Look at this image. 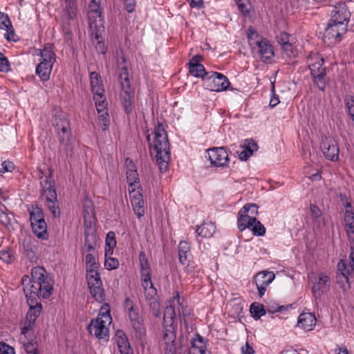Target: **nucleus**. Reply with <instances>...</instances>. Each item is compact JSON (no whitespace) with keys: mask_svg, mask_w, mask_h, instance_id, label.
I'll return each instance as SVG.
<instances>
[{"mask_svg":"<svg viewBox=\"0 0 354 354\" xmlns=\"http://www.w3.org/2000/svg\"><path fill=\"white\" fill-rule=\"evenodd\" d=\"M22 284L30 306L28 312L37 318L42 309L38 299L40 297L48 298L52 295L53 281L43 267L36 266L32 269L31 279L27 275L23 277Z\"/></svg>","mask_w":354,"mask_h":354,"instance_id":"1","label":"nucleus"},{"mask_svg":"<svg viewBox=\"0 0 354 354\" xmlns=\"http://www.w3.org/2000/svg\"><path fill=\"white\" fill-rule=\"evenodd\" d=\"M151 154L156 153V162L161 172L167 171L170 160L169 143L167 134L160 124L147 136Z\"/></svg>","mask_w":354,"mask_h":354,"instance_id":"2","label":"nucleus"},{"mask_svg":"<svg viewBox=\"0 0 354 354\" xmlns=\"http://www.w3.org/2000/svg\"><path fill=\"white\" fill-rule=\"evenodd\" d=\"M125 63L126 59L122 53L118 55L117 59L118 81L121 88L120 97L124 111L129 114L132 112L133 108L134 90L131 86L128 69Z\"/></svg>","mask_w":354,"mask_h":354,"instance_id":"3","label":"nucleus"},{"mask_svg":"<svg viewBox=\"0 0 354 354\" xmlns=\"http://www.w3.org/2000/svg\"><path fill=\"white\" fill-rule=\"evenodd\" d=\"M111 319L108 306L102 307L97 317L92 319L87 327L89 334L99 340L108 341L109 326L111 323Z\"/></svg>","mask_w":354,"mask_h":354,"instance_id":"4","label":"nucleus"},{"mask_svg":"<svg viewBox=\"0 0 354 354\" xmlns=\"http://www.w3.org/2000/svg\"><path fill=\"white\" fill-rule=\"evenodd\" d=\"M88 19L92 36L96 39L102 37L104 31V21L102 15L100 0H92L88 5Z\"/></svg>","mask_w":354,"mask_h":354,"instance_id":"5","label":"nucleus"},{"mask_svg":"<svg viewBox=\"0 0 354 354\" xmlns=\"http://www.w3.org/2000/svg\"><path fill=\"white\" fill-rule=\"evenodd\" d=\"M40 184L41 186V194L46 200V206L50 210L53 217H59L60 209L58 205L57 195L53 178L50 175L46 176Z\"/></svg>","mask_w":354,"mask_h":354,"instance_id":"6","label":"nucleus"},{"mask_svg":"<svg viewBox=\"0 0 354 354\" xmlns=\"http://www.w3.org/2000/svg\"><path fill=\"white\" fill-rule=\"evenodd\" d=\"M41 60L36 68V73L41 81L49 80L56 55L50 44L46 45L39 53Z\"/></svg>","mask_w":354,"mask_h":354,"instance_id":"7","label":"nucleus"},{"mask_svg":"<svg viewBox=\"0 0 354 354\" xmlns=\"http://www.w3.org/2000/svg\"><path fill=\"white\" fill-rule=\"evenodd\" d=\"M203 86L209 91L221 92L229 87L230 82L224 75L212 71L203 77Z\"/></svg>","mask_w":354,"mask_h":354,"instance_id":"8","label":"nucleus"},{"mask_svg":"<svg viewBox=\"0 0 354 354\" xmlns=\"http://www.w3.org/2000/svg\"><path fill=\"white\" fill-rule=\"evenodd\" d=\"M53 125L59 135V141L64 146V149L68 154L69 151H71L69 122L65 115H62L55 118Z\"/></svg>","mask_w":354,"mask_h":354,"instance_id":"9","label":"nucleus"},{"mask_svg":"<svg viewBox=\"0 0 354 354\" xmlns=\"http://www.w3.org/2000/svg\"><path fill=\"white\" fill-rule=\"evenodd\" d=\"M62 7L60 19L64 31L68 33L71 26L75 24L77 18L76 1L64 0Z\"/></svg>","mask_w":354,"mask_h":354,"instance_id":"10","label":"nucleus"},{"mask_svg":"<svg viewBox=\"0 0 354 354\" xmlns=\"http://www.w3.org/2000/svg\"><path fill=\"white\" fill-rule=\"evenodd\" d=\"M142 286L144 289L145 299L148 303L152 313L158 316L160 313V303L158 300L157 290L151 282V278L149 279L141 280Z\"/></svg>","mask_w":354,"mask_h":354,"instance_id":"11","label":"nucleus"},{"mask_svg":"<svg viewBox=\"0 0 354 354\" xmlns=\"http://www.w3.org/2000/svg\"><path fill=\"white\" fill-rule=\"evenodd\" d=\"M332 7L329 21H330L331 23H337V24L341 23L342 24L347 26L351 18V12L346 3L344 1H339L338 2H335Z\"/></svg>","mask_w":354,"mask_h":354,"instance_id":"12","label":"nucleus"},{"mask_svg":"<svg viewBox=\"0 0 354 354\" xmlns=\"http://www.w3.org/2000/svg\"><path fill=\"white\" fill-rule=\"evenodd\" d=\"M93 100L98 113L99 124L104 131L108 129L110 124L105 94L94 95Z\"/></svg>","mask_w":354,"mask_h":354,"instance_id":"13","label":"nucleus"},{"mask_svg":"<svg viewBox=\"0 0 354 354\" xmlns=\"http://www.w3.org/2000/svg\"><path fill=\"white\" fill-rule=\"evenodd\" d=\"M347 32V26L344 24L331 23L328 21L327 27L325 28L324 39H328L330 43H337L342 40V36Z\"/></svg>","mask_w":354,"mask_h":354,"instance_id":"14","label":"nucleus"},{"mask_svg":"<svg viewBox=\"0 0 354 354\" xmlns=\"http://www.w3.org/2000/svg\"><path fill=\"white\" fill-rule=\"evenodd\" d=\"M321 149L324 156L332 161L337 160L339 158V147L336 140L332 137L325 136L322 139Z\"/></svg>","mask_w":354,"mask_h":354,"instance_id":"15","label":"nucleus"},{"mask_svg":"<svg viewBox=\"0 0 354 354\" xmlns=\"http://www.w3.org/2000/svg\"><path fill=\"white\" fill-rule=\"evenodd\" d=\"M274 278L275 274L271 271H263L256 274L254 281L258 290L259 295L261 297L265 295L268 287L273 281Z\"/></svg>","mask_w":354,"mask_h":354,"instance_id":"16","label":"nucleus"},{"mask_svg":"<svg viewBox=\"0 0 354 354\" xmlns=\"http://www.w3.org/2000/svg\"><path fill=\"white\" fill-rule=\"evenodd\" d=\"M162 340L165 343V354H174L176 351V333L172 324L164 325Z\"/></svg>","mask_w":354,"mask_h":354,"instance_id":"17","label":"nucleus"},{"mask_svg":"<svg viewBox=\"0 0 354 354\" xmlns=\"http://www.w3.org/2000/svg\"><path fill=\"white\" fill-rule=\"evenodd\" d=\"M207 154L211 164L216 167H223L229 160L228 154L223 147L209 149Z\"/></svg>","mask_w":354,"mask_h":354,"instance_id":"18","label":"nucleus"},{"mask_svg":"<svg viewBox=\"0 0 354 354\" xmlns=\"http://www.w3.org/2000/svg\"><path fill=\"white\" fill-rule=\"evenodd\" d=\"M141 191L142 189H130V192H129L133 212L138 218L144 216L145 212V201Z\"/></svg>","mask_w":354,"mask_h":354,"instance_id":"19","label":"nucleus"},{"mask_svg":"<svg viewBox=\"0 0 354 354\" xmlns=\"http://www.w3.org/2000/svg\"><path fill=\"white\" fill-rule=\"evenodd\" d=\"M330 281L329 277L324 272L319 274L317 280L313 283L312 292L316 298H320L326 289L330 287Z\"/></svg>","mask_w":354,"mask_h":354,"instance_id":"20","label":"nucleus"},{"mask_svg":"<svg viewBox=\"0 0 354 354\" xmlns=\"http://www.w3.org/2000/svg\"><path fill=\"white\" fill-rule=\"evenodd\" d=\"M307 63L311 75L321 73L322 70L326 71L324 59L318 53L311 52L307 57Z\"/></svg>","mask_w":354,"mask_h":354,"instance_id":"21","label":"nucleus"},{"mask_svg":"<svg viewBox=\"0 0 354 354\" xmlns=\"http://www.w3.org/2000/svg\"><path fill=\"white\" fill-rule=\"evenodd\" d=\"M128 311L133 328L139 337H142L145 334V328L142 323V317L139 316L138 310L135 309L132 305L129 308Z\"/></svg>","mask_w":354,"mask_h":354,"instance_id":"22","label":"nucleus"},{"mask_svg":"<svg viewBox=\"0 0 354 354\" xmlns=\"http://www.w3.org/2000/svg\"><path fill=\"white\" fill-rule=\"evenodd\" d=\"M129 161L130 165H127V180L129 185V192L130 189H142L138 174L137 170L135 169V166L132 164V161L131 160L127 159L126 163Z\"/></svg>","mask_w":354,"mask_h":354,"instance_id":"23","label":"nucleus"},{"mask_svg":"<svg viewBox=\"0 0 354 354\" xmlns=\"http://www.w3.org/2000/svg\"><path fill=\"white\" fill-rule=\"evenodd\" d=\"M255 49L257 50L259 57L263 62L270 60L274 55L273 48L267 39L257 46Z\"/></svg>","mask_w":354,"mask_h":354,"instance_id":"24","label":"nucleus"},{"mask_svg":"<svg viewBox=\"0 0 354 354\" xmlns=\"http://www.w3.org/2000/svg\"><path fill=\"white\" fill-rule=\"evenodd\" d=\"M201 57L194 56L189 62V73L196 77H202L203 80L204 77L208 73L205 72V67L200 63Z\"/></svg>","mask_w":354,"mask_h":354,"instance_id":"25","label":"nucleus"},{"mask_svg":"<svg viewBox=\"0 0 354 354\" xmlns=\"http://www.w3.org/2000/svg\"><path fill=\"white\" fill-rule=\"evenodd\" d=\"M316 317L310 313L300 314L297 321V326L306 330H312L316 324Z\"/></svg>","mask_w":354,"mask_h":354,"instance_id":"26","label":"nucleus"},{"mask_svg":"<svg viewBox=\"0 0 354 354\" xmlns=\"http://www.w3.org/2000/svg\"><path fill=\"white\" fill-rule=\"evenodd\" d=\"M245 229L250 230L254 236H262L266 234V227L257 218L245 219Z\"/></svg>","mask_w":354,"mask_h":354,"instance_id":"27","label":"nucleus"},{"mask_svg":"<svg viewBox=\"0 0 354 354\" xmlns=\"http://www.w3.org/2000/svg\"><path fill=\"white\" fill-rule=\"evenodd\" d=\"M0 28L6 30L4 36L8 41H16V35L12 29L11 22L8 15L3 12H0Z\"/></svg>","mask_w":354,"mask_h":354,"instance_id":"28","label":"nucleus"},{"mask_svg":"<svg viewBox=\"0 0 354 354\" xmlns=\"http://www.w3.org/2000/svg\"><path fill=\"white\" fill-rule=\"evenodd\" d=\"M189 354H208L204 339L199 335H196L192 339Z\"/></svg>","mask_w":354,"mask_h":354,"instance_id":"29","label":"nucleus"},{"mask_svg":"<svg viewBox=\"0 0 354 354\" xmlns=\"http://www.w3.org/2000/svg\"><path fill=\"white\" fill-rule=\"evenodd\" d=\"M90 83L93 96L104 94V89L102 84L101 78L97 73L92 72L91 73Z\"/></svg>","mask_w":354,"mask_h":354,"instance_id":"30","label":"nucleus"},{"mask_svg":"<svg viewBox=\"0 0 354 354\" xmlns=\"http://www.w3.org/2000/svg\"><path fill=\"white\" fill-rule=\"evenodd\" d=\"M216 232V226L211 221L204 222L201 225H198L196 230L197 234L203 238H210Z\"/></svg>","mask_w":354,"mask_h":354,"instance_id":"31","label":"nucleus"},{"mask_svg":"<svg viewBox=\"0 0 354 354\" xmlns=\"http://www.w3.org/2000/svg\"><path fill=\"white\" fill-rule=\"evenodd\" d=\"M139 262L141 269V279H149L151 278V267L145 252H140L139 254Z\"/></svg>","mask_w":354,"mask_h":354,"instance_id":"32","label":"nucleus"},{"mask_svg":"<svg viewBox=\"0 0 354 354\" xmlns=\"http://www.w3.org/2000/svg\"><path fill=\"white\" fill-rule=\"evenodd\" d=\"M247 37L248 44L254 50L256 46L262 42L266 38H263L262 36L258 32V31L252 27H250L247 31Z\"/></svg>","mask_w":354,"mask_h":354,"instance_id":"33","label":"nucleus"},{"mask_svg":"<svg viewBox=\"0 0 354 354\" xmlns=\"http://www.w3.org/2000/svg\"><path fill=\"white\" fill-rule=\"evenodd\" d=\"M34 234L39 239H46L48 237L47 234V225L45 221H41L38 223L31 224Z\"/></svg>","mask_w":354,"mask_h":354,"instance_id":"34","label":"nucleus"},{"mask_svg":"<svg viewBox=\"0 0 354 354\" xmlns=\"http://www.w3.org/2000/svg\"><path fill=\"white\" fill-rule=\"evenodd\" d=\"M190 246L186 241H180L178 246V258L182 264H185L189 255Z\"/></svg>","mask_w":354,"mask_h":354,"instance_id":"35","label":"nucleus"},{"mask_svg":"<svg viewBox=\"0 0 354 354\" xmlns=\"http://www.w3.org/2000/svg\"><path fill=\"white\" fill-rule=\"evenodd\" d=\"M250 313L251 316L254 319L257 320L266 313V310L264 308L263 304L258 302H254L250 307Z\"/></svg>","mask_w":354,"mask_h":354,"instance_id":"36","label":"nucleus"},{"mask_svg":"<svg viewBox=\"0 0 354 354\" xmlns=\"http://www.w3.org/2000/svg\"><path fill=\"white\" fill-rule=\"evenodd\" d=\"M259 146L257 142L252 139L245 140V161L257 151Z\"/></svg>","mask_w":354,"mask_h":354,"instance_id":"37","label":"nucleus"},{"mask_svg":"<svg viewBox=\"0 0 354 354\" xmlns=\"http://www.w3.org/2000/svg\"><path fill=\"white\" fill-rule=\"evenodd\" d=\"M313 78L314 84L317 86V88L324 91L326 85V71L322 70L321 73H317L315 75H311Z\"/></svg>","mask_w":354,"mask_h":354,"instance_id":"38","label":"nucleus"},{"mask_svg":"<svg viewBox=\"0 0 354 354\" xmlns=\"http://www.w3.org/2000/svg\"><path fill=\"white\" fill-rule=\"evenodd\" d=\"M337 270L340 272V274L346 279V281H349V276L351 272L354 271H351V268H349V264H347L346 262L344 260H341L337 263Z\"/></svg>","mask_w":354,"mask_h":354,"instance_id":"39","label":"nucleus"},{"mask_svg":"<svg viewBox=\"0 0 354 354\" xmlns=\"http://www.w3.org/2000/svg\"><path fill=\"white\" fill-rule=\"evenodd\" d=\"M258 208L257 204L249 203L245 205V219L257 218L258 214Z\"/></svg>","mask_w":354,"mask_h":354,"instance_id":"40","label":"nucleus"},{"mask_svg":"<svg viewBox=\"0 0 354 354\" xmlns=\"http://www.w3.org/2000/svg\"><path fill=\"white\" fill-rule=\"evenodd\" d=\"M120 335H123L121 331L117 332V344L120 348V353L122 352H125L130 349V345L127 338L121 336Z\"/></svg>","mask_w":354,"mask_h":354,"instance_id":"41","label":"nucleus"},{"mask_svg":"<svg viewBox=\"0 0 354 354\" xmlns=\"http://www.w3.org/2000/svg\"><path fill=\"white\" fill-rule=\"evenodd\" d=\"M84 235V245H97V239L93 229H86Z\"/></svg>","mask_w":354,"mask_h":354,"instance_id":"42","label":"nucleus"},{"mask_svg":"<svg viewBox=\"0 0 354 354\" xmlns=\"http://www.w3.org/2000/svg\"><path fill=\"white\" fill-rule=\"evenodd\" d=\"M350 248H354V221L344 224Z\"/></svg>","mask_w":354,"mask_h":354,"instance_id":"43","label":"nucleus"},{"mask_svg":"<svg viewBox=\"0 0 354 354\" xmlns=\"http://www.w3.org/2000/svg\"><path fill=\"white\" fill-rule=\"evenodd\" d=\"M91 294L97 301H102L104 299V290L102 285L89 286Z\"/></svg>","mask_w":354,"mask_h":354,"instance_id":"44","label":"nucleus"},{"mask_svg":"<svg viewBox=\"0 0 354 354\" xmlns=\"http://www.w3.org/2000/svg\"><path fill=\"white\" fill-rule=\"evenodd\" d=\"M30 220L31 224L34 223H38L41 221H45L42 210L39 207L34 208L30 212Z\"/></svg>","mask_w":354,"mask_h":354,"instance_id":"45","label":"nucleus"},{"mask_svg":"<svg viewBox=\"0 0 354 354\" xmlns=\"http://www.w3.org/2000/svg\"><path fill=\"white\" fill-rule=\"evenodd\" d=\"M346 209L344 215V224L354 221V212L351 209H348V208H351V203H348L346 205Z\"/></svg>","mask_w":354,"mask_h":354,"instance_id":"46","label":"nucleus"},{"mask_svg":"<svg viewBox=\"0 0 354 354\" xmlns=\"http://www.w3.org/2000/svg\"><path fill=\"white\" fill-rule=\"evenodd\" d=\"M119 266V261L117 259L113 257L105 258L104 266L108 270H114L118 268Z\"/></svg>","mask_w":354,"mask_h":354,"instance_id":"47","label":"nucleus"},{"mask_svg":"<svg viewBox=\"0 0 354 354\" xmlns=\"http://www.w3.org/2000/svg\"><path fill=\"white\" fill-rule=\"evenodd\" d=\"M346 106L348 109V114L354 122V100L351 97L345 99Z\"/></svg>","mask_w":354,"mask_h":354,"instance_id":"48","label":"nucleus"},{"mask_svg":"<svg viewBox=\"0 0 354 354\" xmlns=\"http://www.w3.org/2000/svg\"><path fill=\"white\" fill-rule=\"evenodd\" d=\"M289 37V34L286 32H281L276 36V39L278 44L282 46L288 42H290Z\"/></svg>","mask_w":354,"mask_h":354,"instance_id":"49","label":"nucleus"},{"mask_svg":"<svg viewBox=\"0 0 354 354\" xmlns=\"http://www.w3.org/2000/svg\"><path fill=\"white\" fill-rule=\"evenodd\" d=\"M106 245L109 248H115L116 245V241L115 233L113 232H109L106 237Z\"/></svg>","mask_w":354,"mask_h":354,"instance_id":"50","label":"nucleus"},{"mask_svg":"<svg viewBox=\"0 0 354 354\" xmlns=\"http://www.w3.org/2000/svg\"><path fill=\"white\" fill-rule=\"evenodd\" d=\"M15 169L12 162L6 160L2 162V168H0V173L10 172Z\"/></svg>","mask_w":354,"mask_h":354,"instance_id":"51","label":"nucleus"},{"mask_svg":"<svg viewBox=\"0 0 354 354\" xmlns=\"http://www.w3.org/2000/svg\"><path fill=\"white\" fill-rule=\"evenodd\" d=\"M9 67L10 65L8 59L0 53V71H8Z\"/></svg>","mask_w":354,"mask_h":354,"instance_id":"52","label":"nucleus"},{"mask_svg":"<svg viewBox=\"0 0 354 354\" xmlns=\"http://www.w3.org/2000/svg\"><path fill=\"white\" fill-rule=\"evenodd\" d=\"M25 350L28 353L37 354V345L35 342L30 341L24 344Z\"/></svg>","mask_w":354,"mask_h":354,"instance_id":"53","label":"nucleus"},{"mask_svg":"<svg viewBox=\"0 0 354 354\" xmlns=\"http://www.w3.org/2000/svg\"><path fill=\"white\" fill-rule=\"evenodd\" d=\"M0 354H15L14 349L8 344L0 342Z\"/></svg>","mask_w":354,"mask_h":354,"instance_id":"54","label":"nucleus"},{"mask_svg":"<svg viewBox=\"0 0 354 354\" xmlns=\"http://www.w3.org/2000/svg\"><path fill=\"white\" fill-rule=\"evenodd\" d=\"M310 211L313 219L317 218V217L322 215L321 209L315 205H310Z\"/></svg>","mask_w":354,"mask_h":354,"instance_id":"55","label":"nucleus"},{"mask_svg":"<svg viewBox=\"0 0 354 354\" xmlns=\"http://www.w3.org/2000/svg\"><path fill=\"white\" fill-rule=\"evenodd\" d=\"M12 215L6 213L5 214L0 215V222L5 226H8L11 224Z\"/></svg>","mask_w":354,"mask_h":354,"instance_id":"56","label":"nucleus"},{"mask_svg":"<svg viewBox=\"0 0 354 354\" xmlns=\"http://www.w3.org/2000/svg\"><path fill=\"white\" fill-rule=\"evenodd\" d=\"M87 283H88V287L93 286L102 285V282L100 275L96 276L95 277H91L90 279H88Z\"/></svg>","mask_w":354,"mask_h":354,"instance_id":"57","label":"nucleus"},{"mask_svg":"<svg viewBox=\"0 0 354 354\" xmlns=\"http://www.w3.org/2000/svg\"><path fill=\"white\" fill-rule=\"evenodd\" d=\"M0 259L6 263H10L12 261V256L8 251H0Z\"/></svg>","mask_w":354,"mask_h":354,"instance_id":"58","label":"nucleus"},{"mask_svg":"<svg viewBox=\"0 0 354 354\" xmlns=\"http://www.w3.org/2000/svg\"><path fill=\"white\" fill-rule=\"evenodd\" d=\"M313 221L315 225L317 228L321 229L325 226V224H326L325 218L323 217L322 215L317 217V218H313Z\"/></svg>","mask_w":354,"mask_h":354,"instance_id":"59","label":"nucleus"},{"mask_svg":"<svg viewBox=\"0 0 354 354\" xmlns=\"http://www.w3.org/2000/svg\"><path fill=\"white\" fill-rule=\"evenodd\" d=\"M95 254L93 253H87L85 256V264H91L97 263L95 259Z\"/></svg>","mask_w":354,"mask_h":354,"instance_id":"60","label":"nucleus"},{"mask_svg":"<svg viewBox=\"0 0 354 354\" xmlns=\"http://www.w3.org/2000/svg\"><path fill=\"white\" fill-rule=\"evenodd\" d=\"M124 5L127 10L129 12H131L134 10L136 0H124Z\"/></svg>","mask_w":354,"mask_h":354,"instance_id":"61","label":"nucleus"},{"mask_svg":"<svg viewBox=\"0 0 354 354\" xmlns=\"http://www.w3.org/2000/svg\"><path fill=\"white\" fill-rule=\"evenodd\" d=\"M243 207L241 208L238 214V227L241 232L243 230Z\"/></svg>","mask_w":354,"mask_h":354,"instance_id":"62","label":"nucleus"},{"mask_svg":"<svg viewBox=\"0 0 354 354\" xmlns=\"http://www.w3.org/2000/svg\"><path fill=\"white\" fill-rule=\"evenodd\" d=\"M21 335H24L28 340L32 341L35 337L33 330H28L27 333L26 331H21Z\"/></svg>","mask_w":354,"mask_h":354,"instance_id":"63","label":"nucleus"},{"mask_svg":"<svg viewBox=\"0 0 354 354\" xmlns=\"http://www.w3.org/2000/svg\"><path fill=\"white\" fill-rule=\"evenodd\" d=\"M282 48L283 50L286 53L288 56H290L293 53V47L292 45L288 42L283 45H282Z\"/></svg>","mask_w":354,"mask_h":354,"instance_id":"64","label":"nucleus"}]
</instances>
